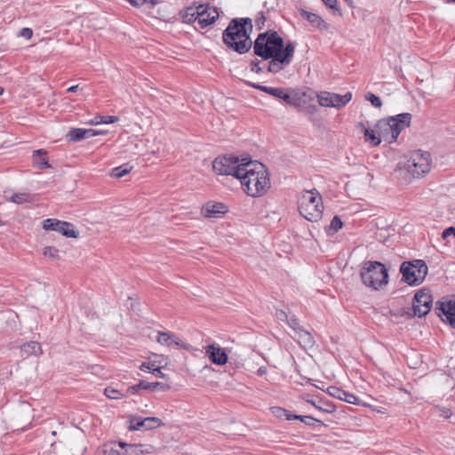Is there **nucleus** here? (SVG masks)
Instances as JSON below:
<instances>
[{
	"mask_svg": "<svg viewBox=\"0 0 455 455\" xmlns=\"http://www.w3.org/2000/svg\"><path fill=\"white\" fill-rule=\"evenodd\" d=\"M315 408L319 409V410H323L326 412H332L334 411V408L332 405H328V408L326 409H323L322 407L316 405L314 402H310Z\"/></svg>",
	"mask_w": 455,
	"mask_h": 455,
	"instance_id": "nucleus-48",
	"label": "nucleus"
},
{
	"mask_svg": "<svg viewBox=\"0 0 455 455\" xmlns=\"http://www.w3.org/2000/svg\"><path fill=\"white\" fill-rule=\"evenodd\" d=\"M78 87H79V85H78V84H76V85H72V86H70V87H68V92H76V91H77Z\"/></svg>",
	"mask_w": 455,
	"mask_h": 455,
	"instance_id": "nucleus-52",
	"label": "nucleus"
},
{
	"mask_svg": "<svg viewBox=\"0 0 455 455\" xmlns=\"http://www.w3.org/2000/svg\"><path fill=\"white\" fill-rule=\"evenodd\" d=\"M251 86H252L253 88H256L261 92H264L271 96H272L274 89H275V87H268V86L254 84H251Z\"/></svg>",
	"mask_w": 455,
	"mask_h": 455,
	"instance_id": "nucleus-41",
	"label": "nucleus"
},
{
	"mask_svg": "<svg viewBox=\"0 0 455 455\" xmlns=\"http://www.w3.org/2000/svg\"><path fill=\"white\" fill-rule=\"evenodd\" d=\"M130 167L127 164L121 165L119 167H116L112 170L111 176L116 179H120L131 172Z\"/></svg>",
	"mask_w": 455,
	"mask_h": 455,
	"instance_id": "nucleus-36",
	"label": "nucleus"
},
{
	"mask_svg": "<svg viewBox=\"0 0 455 455\" xmlns=\"http://www.w3.org/2000/svg\"><path fill=\"white\" fill-rule=\"evenodd\" d=\"M58 253L59 250L52 246L45 247L44 250V255L52 259L58 258Z\"/></svg>",
	"mask_w": 455,
	"mask_h": 455,
	"instance_id": "nucleus-40",
	"label": "nucleus"
},
{
	"mask_svg": "<svg viewBox=\"0 0 455 455\" xmlns=\"http://www.w3.org/2000/svg\"><path fill=\"white\" fill-rule=\"evenodd\" d=\"M133 6H140L148 2V0H128Z\"/></svg>",
	"mask_w": 455,
	"mask_h": 455,
	"instance_id": "nucleus-47",
	"label": "nucleus"
},
{
	"mask_svg": "<svg viewBox=\"0 0 455 455\" xmlns=\"http://www.w3.org/2000/svg\"><path fill=\"white\" fill-rule=\"evenodd\" d=\"M343 227V223L339 217L334 216L333 219L331 221V224L327 228L326 231L328 235H334L337 233L339 229H341Z\"/></svg>",
	"mask_w": 455,
	"mask_h": 455,
	"instance_id": "nucleus-34",
	"label": "nucleus"
},
{
	"mask_svg": "<svg viewBox=\"0 0 455 455\" xmlns=\"http://www.w3.org/2000/svg\"><path fill=\"white\" fill-rule=\"evenodd\" d=\"M294 331L295 339H297L298 342L301 347H303L304 348H309L313 347L315 340L312 334L309 331L302 328H299L298 330L294 328Z\"/></svg>",
	"mask_w": 455,
	"mask_h": 455,
	"instance_id": "nucleus-21",
	"label": "nucleus"
},
{
	"mask_svg": "<svg viewBox=\"0 0 455 455\" xmlns=\"http://www.w3.org/2000/svg\"><path fill=\"white\" fill-rule=\"evenodd\" d=\"M431 156L428 152L417 150L411 153L410 157L404 164V169L411 177L419 179L430 172Z\"/></svg>",
	"mask_w": 455,
	"mask_h": 455,
	"instance_id": "nucleus-7",
	"label": "nucleus"
},
{
	"mask_svg": "<svg viewBox=\"0 0 455 455\" xmlns=\"http://www.w3.org/2000/svg\"><path fill=\"white\" fill-rule=\"evenodd\" d=\"M295 52L294 44L291 42L287 43L283 53L270 57L267 69L271 73H278L288 66L292 60Z\"/></svg>",
	"mask_w": 455,
	"mask_h": 455,
	"instance_id": "nucleus-12",
	"label": "nucleus"
},
{
	"mask_svg": "<svg viewBox=\"0 0 455 455\" xmlns=\"http://www.w3.org/2000/svg\"><path fill=\"white\" fill-rule=\"evenodd\" d=\"M260 63H261V61L257 60H256L251 61V70L252 72H255V73H259V72H261L262 68L260 67Z\"/></svg>",
	"mask_w": 455,
	"mask_h": 455,
	"instance_id": "nucleus-45",
	"label": "nucleus"
},
{
	"mask_svg": "<svg viewBox=\"0 0 455 455\" xmlns=\"http://www.w3.org/2000/svg\"><path fill=\"white\" fill-rule=\"evenodd\" d=\"M357 128L363 132L365 140L371 143V146H379L381 142L380 137L377 133L376 128H367L363 123L357 124Z\"/></svg>",
	"mask_w": 455,
	"mask_h": 455,
	"instance_id": "nucleus-22",
	"label": "nucleus"
},
{
	"mask_svg": "<svg viewBox=\"0 0 455 455\" xmlns=\"http://www.w3.org/2000/svg\"><path fill=\"white\" fill-rule=\"evenodd\" d=\"M134 391L138 389H148V390H156V388H160L163 391H168L171 387L168 384H164L162 382H148L145 380H140L137 385L131 387Z\"/></svg>",
	"mask_w": 455,
	"mask_h": 455,
	"instance_id": "nucleus-23",
	"label": "nucleus"
},
{
	"mask_svg": "<svg viewBox=\"0 0 455 455\" xmlns=\"http://www.w3.org/2000/svg\"><path fill=\"white\" fill-rule=\"evenodd\" d=\"M142 453L143 450L140 444H131L123 442L124 455H141Z\"/></svg>",
	"mask_w": 455,
	"mask_h": 455,
	"instance_id": "nucleus-31",
	"label": "nucleus"
},
{
	"mask_svg": "<svg viewBox=\"0 0 455 455\" xmlns=\"http://www.w3.org/2000/svg\"><path fill=\"white\" fill-rule=\"evenodd\" d=\"M267 368H266L265 366H261V367H259V368L258 369V371H257V374H258V375H259V376H262V375L266 374V373H267Z\"/></svg>",
	"mask_w": 455,
	"mask_h": 455,
	"instance_id": "nucleus-50",
	"label": "nucleus"
},
{
	"mask_svg": "<svg viewBox=\"0 0 455 455\" xmlns=\"http://www.w3.org/2000/svg\"><path fill=\"white\" fill-rule=\"evenodd\" d=\"M299 210L306 220L318 221L323 211L322 196L316 190L306 191L300 197Z\"/></svg>",
	"mask_w": 455,
	"mask_h": 455,
	"instance_id": "nucleus-6",
	"label": "nucleus"
},
{
	"mask_svg": "<svg viewBox=\"0 0 455 455\" xmlns=\"http://www.w3.org/2000/svg\"><path fill=\"white\" fill-rule=\"evenodd\" d=\"M244 192L252 197L262 196L271 183L266 166L258 161H248L239 178Z\"/></svg>",
	"mask_w": 455,
	"mask_h": 455,
	"instance_id": "nucleus-1",
	"label": "nucleus"
},
{
	"mask_svg": "<svg viewBox=\"0 0 455 455\" xmlns=\"http://www.w3.org/2000/svg\"><path fill=\"white\" fill-rule=\"evenodd\" d=\"M360 275L363 283L374 290H378L387 283V269L379 261L364 262Z\"/></svg>",
	"mask_w": 455,
	"mask_h": 455,
	"instance_id": "nucleus-5",
	"label": "nucleus"
},
{
	"mask_svg": "<svg viewBox=\"0 0 455 455\" xmlns=\"http://www.w3.org/2000/svg\"><path fill=\"white\" fill-rule=\"evenodd\" d=\"M250 19L233 20L223 32V42L239 53L247 52L251 47L248 28L251 29Z\"/></svg>",
	"mask_w": 455,
	"mask_h": 455,
	"instance_id": "nucleus-2",
	"label": "nucleus"
},
{
	"mask_svg": "<svg viewBox=\"0 0 455 455\" xmlns=\"http://www.w3.org/2000/svg\"><path fill=\"white\" fill-rule=\"evenodd\" d=\"M283 316L286 317V315H285V313L283 311H281L280 314L278 315V317L280 319H283Z\"/></svg>",
	"mask_w": 455,
	"mask_h": 455,
	"instance_id": "nucleus-53",
	"label": "nucleus"
},
{
	"mask_svg": "<svg viewBox=\"0 0 455 455\" xmlns=\"http://www.w3.org/2000/svg\"><path fill=\"white\" fill-rule=\"evenodd\" d=\"M437 411L439 415L444 419H450L452 415L451 410L446 407H437Z\"/></svg>",
	"mask_w": 455,
	"mask_h": 455,
	"instance_id": "nucleus-42",
	"label": "nucleus"
},
{
	"mask_svg": "<svg viewBox=\"0 0 455 455\" xmlns=\"http://www.w3.org/2000/svg\"><path fill=\"white\" fill-rule=\"evenodd\" d=\"M33 163L38 169H46L50 167L46 158V151L44 149H37L33 152Z\"/></svg>",
	"mask_w": 455,
	"mask_h": 455,
	"instance_id": "nucleus-24",
	"label": "nucleus"
},
{
	"mask_svg": "<svg viewBox=\"0 0 455 455\" xmlns=\"http://www.w3.org/2000/svg\"><path fill=\"white\" fill-rule=\"evenodd\" d=\"M107 397L109 399H119L123 396L121 392L117 389L112 388V387H107L104 391Z\"/></svg>",
	"mask_w": 455,
	"mask_h": 455,
	"instance_id": "nucleus-38",
	"label": "nucleus"
},
{
	"mask_svg": "<svg viewBox=\"0 0 455 455\" xmlns=\"http://www.w3.org/2000/svg\"><path fill=\"white\" fill-rule=\"evenodd\" d=\"M270 410L272 414L278 419L291 420L294 418V414L285 410L284 408L275 406L272 407Z\"/></svg>",
	"mask_w": 455,
	"mask_h": 455,
	"instance_id": "nucleus-32",
	"label": "nucleus"
},
{
	"mask_svg": "<svg viewBox=\"0 0 455 455\" xmlns=\"http://www.w3.org/2000/svg\"><path fill=\"white\" fill-rule=\"evenodd\" d=\"M451 235L455 236V227H450L448 228H445L442 233V238L446 239Z\"/></svg>",
	"mask_w": 455,
	"mask_h": 455,
	"instance_id": "nucleus-44",
	"label": "nucleus"
},
{
	"mask_svg": "<svg viewBox=\"0 0 455 455\" xmlns=\"http://www.w3.org/2000/svg\"><path fill=\"white\" fill-rule=\"evenodd\" d=\"M163 424L162 420L156 417L148 418H132L130 420V430L153 429Z\"/></svg>",
	"mask_w": 455,
	"mask_h": 455,
	"instance_id": "nucleus-18",
	"label": "nucleus"
},
{
	"mask_svg": "<svg viewBox=\"0 0 455 455\" xmlns=\"http://www.w3.org/2000/svg\"><path fill=\"white\" fill-rule=\"evenodd\" d=\"M202 211L206 218H219L227 212V207L220 203L207 204L203 207Z\"/></svg>",
	"mask_w": 455,
	"mask_h": 455,
	"instance_id": "nucleus-20",
	"label": "nucleus"
},
{
	"mask_svg": "<svg viewBox=\"0 0 455 455\" xmlns=\"http://www.w3.org/2000/svg\"><path fill=\"white\" fill-rule=\"evenodd\" d=\"M188 15L191 17L188 20L196 23L201 28L208 27L219 18L217 9L210 6L209 4L188 8Z\"/></svg>",
	"mask_w": 455,
	"mask_h": 455,
	"instance_id": "nucleus-10",
	"label": "nucleus"
},
{
	"mask_svg": "<svg viewBox=\"0 0 455 455\" xmlns=\"http://www.w3.org/2000/svg\"><path fill=\"white\" fill-rule=\"evenodd\" d=\"M333 392H331V395L338 397L339 399L345 401L348 403L358 404L359 399L355 395L347 393L339 388L332 387Z\"/></svg>",
	"mask_w": 455,
	"mask_h": 455,
	"instance_id": "nucleus-26",
	"label": "nucleus"
},
{
	"mask_svg": "<svg viewBox=\"0 0 455 455\" xmlns=\"http://www.w3.org/2000/svg\"><path fill=\"white\" fill-rule=\"evenodd\" d=\"M204 350L212 363L222 366L228 363V354L220 345L216 343L210 344L204 347Z\"/></svg>",
	"mask_w": 455,
	"mask_h": 455,
	"instance_id": "nucleus-17",
	"label": "nucleus"
},
{
	"mask_svg": "<svg viewBox=\"0 0 455 455\" xmlns=\"http://www.w3.org/2000/svg\"><path fill=\"white\" fill-rule=\"evenodd\" d=\"M245 163V159H239L234 156H224L215 158L212 168L217 174L232 175L239 180Z\"/></svg>",
	"mask_w": 455,
	"mask_h": 455,
	"instance_id": "nucleus-9",
	"label": "nucleus"
},
{
	"mask_svg": "<svg viewBox=\"0 0 455 455\" xmlns=\"http://www.w3.org/2000/svg\"><path fill=\"white\" fill-rule=\"evenodd\" d=\"M352 99L351 92L344 95L332 93L329 92H321L317 94V101L319 105L326 108H335L340 109L345 107Z\"/></svg>",
	"mask_w": 455,
	"mask_h": 455,
	"instance_id": "nucleus-13",
	"label": "nucleus"
},
{
	"mask_svg": "<svg viewBox=\"0 0 455 455\" xmlns=\"http://www.w3.org/2000/svg\"><path fill=\"white\" fill-rule=\"evenodd\" d=\"M118 121V117L117 116H95L94 119H92L90 124H94V125H97V124H113V123H116Z\"/></svg>",
	"mask_w": 455,
	"mask_h": 455,
	"instance_id": "nucleus-33",
	"label": "nucleus"
},
{
	"mask_svg": "<svg viewBox=\"0 0 455 455\" xmlns=\"http://www.w3.org/2000/svg\"><path fill=\"white\" fill-rule=\"evenodd\" d=\"M4 93V88L0 86V95Z\"/></svg>",
	"mask_w": 455,
	"mask_h": 455,
	"instance_id": "nucleus-55",
	"label": "nucleus"
},
{
	"mask_svg": "<svg viewBox=\"0 0 455 455\" xmlns=\"http://www.w3.org/2000/svg\"><path fill=\"white\" fill-rule=\"evenodd\" d=\"M68 137L70 141H78L86 139L84 129L81 128L71 129L68 133Z\"/></svg>",
	"mask_w": 455,
	"mask_h": 455,
	"instance_id": "nucleus-35",
	"label": "nucleus"
},
{
	"mask_svg": "<svg viewBox=\"0 0 455 455\" xmlns=\"http://www.w3.org/2000/svg\"><path fill=\"white\" fill-rule=\"evenodd\" d=\"M100 132V135H102V134H106L107 132L106 131H99Z\"/></svg>",
	"mask_w": 455,
	"mask_h": 455,
	"instance_id": "nucleus-54",
	"label": "nucleus"
},
{
	"mask_svg": "<svg viewBox=\"0 0 455 455\" xmlns=\"http://www.w3.org/2000/svg\"><path fill=\"white\" fill-rule=\"evenodd\" d=\"M20 36L26 39H30L33 36V30L29 28H24L20 30Z\"/></svg>",
	"mask_w": 455,
	"mask_h": 455,
	"instance_id": "nucleus-43",
	"label": "nucleus"
},
{
	"mask_svg": "<svg viewBox=\"0 0 455 455\" xmlns=\"http://www.w3.org/2000/svg\"><path fill=\"white\" fill-rule=\"evenodd\" d=\"M84 133L86 138L94 137L100 135V132L94 129H84Z\"/></svg>",
	"mask_w": 455,
	"mask_h": 455,
	"instance_id": "nucleus-46",
	"label": "nucleus"
},
{
	"mask_svg": "<svg viewBox=\"0 0 455 455\" xmlns=\"http://www.w3.org/2000/svg\"><path fill=\"white\" fill-rule=\"evenodd\" d=\"M427 266L421 259L404 261L402 263L400 272L402 280L409 285H419L427 275Z\"/></svg>",
	"mask_w": 455,
	"mask_h": 455,
	"instance_id": "nucleus-8",
	"label": "nucleus"
},
{
	"mask_svg": "<svg viewBox=\"0 0 455 455\" xmlns=\"http://www.w3.org/2000/svg\"><path fill=\"white\" fill-rule=\"evenodd\" d=\"M43 228L45 230H54L67 237L76 238L78 232L74 229L71 223L53 219H46L43 221Z\"/></svg>",
	"mask_w": 455,
	"mask_h": 455,
	"instance_id": "nucleus-15",
	"label": "nucleus"
},
{
	"mask_svg": "<svg viewBox=\"0 0 455 455\" xmlns=\"http://www.w3.org/2000/svg\"><path fill=\"white\" fill-rule=\"evenodd\" d=\"M103 455H124L123 442H110L102 446Z\"/></svg>",
	"mask_w": 455,
	"mask_h": 455,
	"instance_id": "nucleus-25",
	"label": "nucleus"
},
{
	"mask_svg": "<svg viewBox=\"0 0 455 455\" xmlns=\"http://www.w3.org/2000/svg\"><path fill=\"white\" fill-rule=\"evenodd\" d=\"M433 298L426 290L419 291L413 299V316L422 317L427 315L432 308Z\"/></svg>",
	"mask_w": 455,
	"mask_h": 455,
	"instance_id": "nucleus-14",
	"label": "nucleus"
},
{
	"mask_svg": "<svg viewBox=\"0 0 455 455\" xmlns=\"http://www.w3.org/2000/svg\"><path fill=\"white\" fill-rule=\"evenodd\" d=\"M411 118L410 113H403L381 119L375 124L377 133L380 140L394 143L401 132L411 125Z\"/></svg>",
	"mask_w": 455,
	"mask_h": 455,
	"instance_id": "nucleus-3",
	"label": "nucleus"
},
{
	"mask_svg": "<svg viewBox=\"0 0 455 455\" xmlns=\"http://www.w3.org/2000/svg\"><path fill=\"white\" fill-rule=\"evenodd\" d=\"M156 341L166 347L188 348V345L184 343L178 336L169 331H157Z\"/></svg>",
	"mask_w": 455,
	"mask_h": 455,
	"instance_id": "nucleus-19",
	"label": "nucleus"
},
{
	"mask_svg": "<svg viewBox=\"0 0 455 455\" xmlns=\"http://www.w3.org/2000/svg\"><path fill=\"white\" fill-rule=\"evenodd\" d=\"M366 100H370L371 103L375 107V108H380L381 105H382V102L380 100V99L376 96L375 94L373 93H371L369 92L366 96H365Z\"/></svg>",
	"mask_w": 455,
	"mask_h": 455,
	"instance_id": "nucleus-39",
	"label": "nucleus"
},
{
	"mask_svg": "<svg viewBox=\"0 0 455 455\" xmlns=\"http://www.w3.org/2000/svg\"><path fill=\"white\" fill-rule=\"evenodd\" d=\"M452 2H455V0H451Z\"/></svg>",
	"mask_w": 455,
	"mask_h": 455,
	"instance_id": "nucleus-57",
	"label": "nucleus"
},
{
	"mask_svg": "<svg viewBox=\"0 0 455 455\" xmlns=\"http://www.w3.org/2000/svg\"><path fill=\"white\" fill-rule=\"evenodd\" d=\"M272 96L281 99L292 106H299L301 103V107L312 100V96L308 92H301L299 93L294 91L289 92V90L281 87H275Z\"/></svg>",
	"mask_w": 455,
	"mask_h": 455,
	"instance_id": "nucleus-11",
	"label": "nucleus"
},
{
	"mask_svg": "<svg viewBox=\"0 0 455 455\" xmlns=\"http://www.w3.org/2000/svg\"><path fill=\"white\" fill-rule=\"evenodd\" d=\"M52 435H56V431H52Z\"/></svg>",
	"mask_w": 455,
	"mask_h": 455,
	"instance_id": "nucleus-56",
	"label": "nucleus"
},
{
	"mask_svg": "<svg viewBox=\"0 0 455 455\" xmlns=\"http://www.w3.org/2000/svg\"><path fill=\"white\" fill-rule=\"evenodd\" d=\"M293 419H299L300 421H302L303 423H305L306 425H308V426H313L314 422L321 423L320 420H318L311 416H300V415L294 414Z\"/></svg>",
	"mask_w": 455,
	"mask_h": 455,
	"instance_id": "nucleus-37",
	"label": "nucleus"
},
{
	"mask_svg": "<svg viewBox=\"0 0 455 455\" xmlns=\"http://www.w3.org/2000/svg\"><path fill=\"white\" fill-rule=\"evenodd\" d=\"M435 310L443 322L448 323L455 329V298L438 301Z\"/></svg>",
	"mask_w": 455,
	"mask_h": 455,
	"instance_id": "nucleus-16",
	"label": "nucleus"
},
{
	"mask_svg": "<svg viewBox=\"0 0 455 455\" xmlns=\"http://www.w3.org/2000/svg\"><path fill=\"white\" fill-rule=\"evenodd\" d=\"M34 199V196L29 193H16L10 197V201L17 204L32 203Z\"/></svg>",
	"mask_w": 455,
	"mask_h": 455,
	"instance_id": "nucleus-30",
	"label": "nucleus"
},
{
	"mask_svg": "<svg viewBox=\"0 0 455 455\" xmlns=\"http://www.w3.org/2000/svg\"><path fill=\"white\" fill-rule=\"evenodd\" d=\"M21 352L26 355H34L36 356L42 355V353H43L41 345L36 341H30L28 343H25L21 347Z\"/></svg>",
	"mask_w": 455,
	"mask_h": 455,
	"instance_id": "nucleus-29",
	"label": "nucleus"
},
{
	"mask_svg": "<svg viewBox=\"0 0 455 455\" xmlns=\"http://www.w3.org/2000/svg\"><path fill=\"white\" fill-rule=\"evenodd\" d=\"M323 1L326 4V6H328L329 8H331V9L335 8L336 0H323Z\"/></svg>",
	"mask_w": 455,
	"mask_h": 455,
	"instance_id": "nucleus-49",
	"label": "nucleus"
},
{
	"mask_svg": "<svg viewBox=\"0 0 455 455\" xmlns=\"http://www.w3.org/2000/svg\"><path fill=\"white\" fill-rule=\"evenodd\" d=\"M283 40L276 32L267 31L259 34L254 43V52L265 60L283 53L284 49Z\"/></svg>",
	"mask_w": 455,
	"mask_h": 455,
	"instance_id": "nucleus-4",
	"label": "nucleus"
},
{
	"mask_svg": "<svg viewBox=\"0 0 455 455\" xmlns=\"http://www.w3.org/2000/svg\"><path fill=\"white\" fill-rule=\"evenodd\" d=\"M143 371H149L159 378H165V374L161 371V366L156 361L144 362L140 366Z\"/></svg>",
	"mask_w": 455,
	"mask_h": 455,
	"instance_id": "nucleus-27",
	"label": "nucleus"
},
{
	"mask_svg": "<svg viewBox=\"0 0 455 455\" xmlns=\"http://www.w3.org/2000/svg\"><path fill=\"white\" fill-rule=\"evenodd\" d=\"M299 12L300 16L306 19L312 26L316 28L325 27L323 20L319 15L302 9Z\"/></svg>",
	"mask_w": 455,
	"mask_h": 455,
	"instance_id": "nucleus-28",
	"label": "nucleus"
},
{
	"mask_svg": "<svg viewBox=\"0 0 455 455\" xmlns=\"http://www.w3.org/2000/svg\"><path fill=\"white\" fill-rule=\"evenodd\" d=\"M289 324H290V326H291L293 330H294V328H296L297 330H298L299 328H300V327L298 325V323H297L295 320H293V319H291V322H289Z\"/></svg>",
	"mask_w": 455,
	"mask_h": 455,
	"instance_id": "nucleus-51",
	"label": "nucleus"
}]
</instances>
